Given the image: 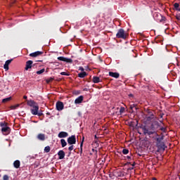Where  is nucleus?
I'll use <instances>...</instances> for the list:
<instances>
[{
  "instance_id": "obj_19",
  "label": "nucleus",
  "mask_w": 180,
  "mask_h": 180,
  "mask_svg": "<svg viewBox=\"0 0 180 180\" xmlns=\"http://www.w3.org/2000/svg\"><path fill=\"white\" fill-rule=\"evenodd\" d=\"M82 101H84V96H79L75 100V105H78L79 103H82Z\"/></svg>"
},
{
  "instance_id": "obj_22",
  "label": "nucleus",
  "mask_w": 180,
  "mask_h": 180,
  "mask_svg": "<svg viewBox=\"0 0 180 180\" xmlns=\"http://www.w3.org/2000/svg\"><path fill=\"white\" fill-rule=\"evenodd\" d=\"M93 82H94V84H99V82H101V79L98 77H94Z\"/></svg>"
},
{
  "instance_id": "obj_37",
  "label": "nucleus",
  "mask_w": 180,
  "mask_h": 180,
  "mask_svg": "<svg viewBox=\"0 0 180 180\" xmlns=\"http://www.w3.org/2000/svg\"><path fill=\"white\" fill-rule=\"evenodd\" d=\"M68 150H69V151H72V150H74V146H73V145L70 146L68 148Z\"/></svg>"
},
{
  "instance_id": "obj_49",
  "label": "nucleus",
  "mask_w": 180,
  "mask_h": 180,
  "mask_svg": "<svg viewBox=\"0 0 180 180\" xmlns=\"http://www.w3.org/2000/svg\"><path fill=\"white\" fill-rule=\"evenodd\" d=\"M129 96H133V94H130Z\"/></svg>"
},
{
  "instance_id": "obj_8",
  "label": "nucleus",
  "mask_w": 180,
  "mask_h": 180,
  "mask_svg": "<svg viewBox=\"0 0 180 180\" xmlns=\"http://www.w3.org/2000/svg\"><path fill=\"white\" fill-rule=\"evenodd\" d=\"M1 132L5 136H8V134H11V128L9 127H4L1 128Z\"/></svg>"
},
{
  "instance_id": "obj_39",
  "label": "nucleus",
  "mask_w": 180,
  "mask_h": 180,
  "mask_svg": "<svg viewBox=\"0 0 180 180\" xmlns=\"http://www.w3.org/2000/svg\"><path fill=\"white\" fill-rule=\"evenodd\" d=\"M54 79L53 77H51L49 79H47L46 80V82L49 84V82H52V81Z\"/></svg>"
},
{
  "instance_id": "obj_47",
  "label": "nucleus",
  "mask_w": 180,
  "mask_h": 180,
  "mask_svg": "<svg viewBox=\"0 0 180 180\" xmlns=\"http://www.w3.org/2000/svg\"><path fill=\"white\" fill-rule=\"evenodd\" d=\"M152 180H157V179H155V178H153V179Z\"/></svg>"
},
{
  "instance_id": "obj_34",
  "label": "nucleus",
  "mask_w": 180,
  "mask_h": 180,
  "mask_svg": "<svg viewBox=\"0 0 180 180\" xmlns=\"http://www.w3.org/2000/svg\"><path fill=\"white\" fill-rule=\"evenodd\" d=\"M122 153L124 154V155L129 154L128 149H123L122 150Z\"/></svg>"
},
{
  "instance_id": "obj_24",
  "label": "nucleus",
  "mask_w": 180,
  "mask_h": 180,
  "mask_svg": "<svg viewBox=\"0 0 180 180\" xmlns=\"http://www.w3.org/2000/svg\"><path fill=\"white\" fill-rule=\"evenodd\" d=\"M60 144L63 148L67 146V141H65V139H60Z\"/></svg>"
},
{
  "instance_id": "obj_44",
  "label": "nucleus",
  "mask_w": 180,
  "mask_h": 180,
  "mask_svg": "<svg viewBox=\"0 0 180 180\" xmlns=\"http://www.w3.org/2000/svg\"><path fill=\"white\" fill-rule=\"evenodd\" d=\"M176 11H178L179 12H180V8L179 7Z\"/></svg>"
},
{
  "instance_id": "obj_18",
  "label": "nucleus",
  "mask_w": 180,
  "mask_h": 180,
  "mask_svg": "<svg viewBox=\"0 0 180 180\" xmlns=\"http://www.w3.org/2000/svg\"><path fill=\"white\" fill-rule=\"evenodd\" d=\"M37 140H39V141H44L46 140V134H39L37 136Z\"/></svg>"
},
{
  "instance_id": "obj_43",
  "label": "nucleus",
  "mask_w": 180,
  "mask_h": 180,
  "mask_svg": "<svg viewBox=\"0 0 180 180\" xmlns=\"http://www.w3.org/2000/svg\"><path fill=\"white\" fill-rule=\"evenodd\" d=\"M23 98L24 99H27V96H24Z\"/></svg>"
},
{
  "instance_id": "obj_51",
  "label": "nucleus",
  "mask_w": 180,
  "mask_h": 180,
  "mask_svg": "<svg viewBox=\"0 0 180 180\" xmlns=\"http://www.w3.org/2000/svg\"><path fill=\"white\" fill-rule=\"evenodd\" d=\"M160 117H162V115H160Z\"/></svg>"
},
{
  "instance_id": "obj_23",
  "label": "nucleus",
  "mask_w": 180,
  "mask_h": 180,
  "mask_svg": "<svg viewBox=\"0 0 180 180\" xmlns=\"http://www.w3.org/2000/svg\"><path fill=\"white\" fill-rule=\"evenodd\" d=\"M86 75H87L86 72H82L78 74V77L79 78H85V77H86Z\"/></svg>"
},
{
  "instance_id": "obj_45",
  "label": "nucleus",
  "mask_w": 180,
  "mask_h": 180,
  "mask_svg": "<svg viewBox=\"0 0 180 180\" xmlns=\"http://www.w3.org/2000/svg\"><path fill=\"white\" fill-rule=\"evenodd\" d=\"M131 165L132 167H134V165H136V162H134Z\"/></svg>"
},
{
  "instance_id": "obj_2",
  "label": "nucleus",
  "mask_w": 180,
  "mask_h": 180,
  "mask_svg": "<svg viewBox=\"0 0 180 180\" xmlns=\"http://www.w3.org/2000/svg\"><path fill=\"white\" fill-rule=\"evenodd\" d=\"M162 140H164V136L156 138V146L158 148H159V150H162V151H165V148H167V146H165V143L162 141Z\"/></svg>"
},
{
  "instance_id": "obj_16",
  "label": "nucleus",
  "mask_w": 180,
  "mask_h": 180,
  "mask_svg": "<svg viewBox=\"0 0 180 180\" xmlns=\"http://www.w3.org/2000/svg\"><path fill=\"white\" fill-rule=\"evenodd\" d=\"M115 176L120 178H123V176H125L126 173L122 171H117L115 172Z\"/></svg>"
},
{
  "instance_id": "obj_17",
  "label": "nucleus",
  "mask_w": 180,
  "mask_h": 180,
  "mask_svg": "<svg viewBox=\"0 0 180 180\" xmlns=\"http://www.w3.org/2000/svg\"><path fill=\"white\" fill-rule=\"evenodd\" d=\"M43 53V51H37L36 52L30 53V57H39V56H41Z\"/></svg>"
},
{
  "instance_id": "obj_12",
  "label": "nucleus",
  "mask_w": 180,
  "mask_h": 180,
  "mask_svg": "<svg viewBox=\"0 0 180 180\" xmlns=\"http://www.w3.org/2000/svg\"><path fill=\"white\" fill-rule=\"evenodd\" d=\"M12 61H13V59H10L5 62L4 68V70H6V71H8V70H9V64H11L12 63Z\"/></svg>"
},
{
  "instance_id": "obj_48",
  "label": "nucleus",
  "mask_w": 180,
  "mask_h": 180,
  "mask_svg": "<svg viewBox=\"0 0 180 180\" xmlns=\"http://www.w3.org/2000/svg\"><path fill=\"white\" fill-rule=\"evenodd\" d=\"M82 71H84V68H82Z\"/></svg>"
},
{
  "instance_id": "obj_25",
  "label": "nucleus",
  "mask_w": 180,
  "mask_h": 180,
  "mask_svg": "<svg viewBox=\"0 0 180 180\" xmlns=\"http://www.w3.org/2000/svg\"><path fill=\"white\" fill-rule=\"evenodd\" d=\"M9 101H12V97L4 98L2 100V102H3V103H6V102H9Z\"/></svg>"
},
{
  "instance_id": "obj_28",
  "label": "nucleus",
  "mask_w": 180,
  "mask_h": 180,
  "mask_svg": "<svg viewBox=\"0 0 180 180\" xmlns=\"http://www.w3.org/2000/svg\"><path fill=\"white\" fill-rule=\"evenodd\" d=\"M50 150H51V148H50V146H46L45 148H44V152L45 153H49V151H50Z\"/></svg>"
},
{
  "instance_id": "obj_38",
  "label": "nucleus",
  "mask_w": 180,
  "mask_h": 180,
  "mask_svg": "<svg viewBox=\"0 0 180 180\" xmlns=\"http://www.w3.org/2000/svg\"><path fill=\"white\" fill-rule=\"evenodd\" d=\"M133 155H130V156H127V159L129 160V161H131V158H132Z\"/></svg>"
},
{
  "instance_id": "obj_6",
  "label": "nucleus",
  "mask_w": 180,
  "mask_h": 180,
  "mask_svg": "<svg viewBox=\"0 0 180 180\" xmlns=\"http://www.w3.org/2000/svg\"><path fill=\"white\" fill-rule=\"evenodd\" d=\"M68 143L70 146H72V144H75L77 143V138L75 135H72L69 138H68Z\"/></svg>"
},
{
  "instance_id": "obj_9",
  "label": "nucleus",
  "mask_w": 180,
  "mask_h": 180,
  "mask_svg": "<svg viewBox=\"0 0 180 180\" xmlns=\"http://www.w3.org/2000/svg\"><path fill=\"white\" fill-rule=\"evenodd\" d=\"M58 60L59 61H64L65 63H72V59L71 58H65L63 56H60V57H58Z\"/></svg>"
},
{
  "instance_id": "obj_20",
  "label": "nucleus",
  "mask_w": 180,
  "mask_h": 180,
  "mask_svg": "<svg viewBox=\"0 0 180 180\" xmlns=\"http://www.w3.org/2000/svg\"><path fill=\"white\" fill-rule=\"evenodd\" d=\"M108 75L110 77H112V78H119L120 77V74L119 72H109Z\"/></svg>"
},
{
  "instance_id": "obj_21",
  "label": "nucleus",
  "mask_w": 180,
  "mask_h": 180,
  "mask_svg": "<svg viewBox=\"0 0 180 180\" xmlns=\"http://www.w3.org/2000/svg\"><path fill=\"white\" fill-rule=\"evenodd\" d=\"M13 166H14V168H17V169L20 168V161H19V160L14 161Z\"/></svg>"
},
{
  "instance_id": "obj_3",
  "label": "nucleus",
  "mask_w": 180,
  "mask_h": 180,
  "mask_svg": "<svg viewBox=\"0 0 180 180\" xmlns=\"http://www.w3.org/2000/svg\"><path fill=\"white\" fill-rule=\"evenodd\" d=\"M116 37L117 39H123L124 40L127 39V34L124 32V30L123 29H120L116 34Z\"/></svg>"
},
{
  "instance_id": "obj_27",
  "label": "nucleus",
  "mask_w": 180,
  "mask_h": 180,
  "mask_svg": "<svg viewBox=\"0 0 180 180\" xmlns=\"http://www.w3.org/2000/svg\"><path fill=\"white\" fill-rule=\"evenodd\" d=\"M44 71H46V69L43 68L39 71H37V75H40L43 74V72H44Z\"/></svg>"
},
{
  "instance_id": "obj_46",
  "label": "nucleus",
  "mask_w": 180,
  "mask_h": 180,
  "mask_svg": "<svg viewBox=\"0 0 180 180\" xmlns=\"http://www.w3.org/2000/svg\"><path fill=\"white\" fill-rule=\"evenodd\" d=\"M46 115H50L51 114H50V112H47Z\"/></svg>"
},
{
  "instance_id": "obj_26",
  "label": "nucleus",
  "mask_w": 180,
  "mask_h": 180,
  "mask_svg": "<svg viewBox=\"0 0 180 180\" xmlns=\"http://www.w3.org/2000/svg\"><path fill=\"white\" fill-rule=\"evenodd\" d=\"M37 116H44V114L43 113V110L37 111V114H36Z\"/></svg>"
},
{
  "instance_id": "obj_1",
  "label": "nucleus",
  "mask_w": 180,
  "mask_h": 180,
  "mask_svg": "<svg viewBox=\"0 0 180 180\" xmlns=\"http://www.w3.org/2000/svg\"><path fill=\"white\" fill-rule=\"evenodd\" d=\"M160 122L158 121H153L149 127H148L146 125H141V129L143 130L144 136H151L153 134H155V136H158L157 131L160 130Z\"/></svg>"
},
{
  "instance_id": "obj_11",
  "label": "nucleus",
  "mask_w": 180,
  "mask_h": 180,
  "mask_svg": "<svg viewBox=\"0 0 180 180\" xmlns=\"http://www.w3.org/2000/svg\"><path fill=\"white\" fill-rule=\"evenodd\" d=\"M27 105L30 106V108H34V106H37L39 104L33 100H28L27 101Z\"/></svg>"
},
{
  "instance_id": "obj_7",
  "label": "nucleus",
  "mask_w": 180,
  "mask_h": 180,
  "mask_svg": "<svg viewBox=\"0 0 180 180\" xmlns=\"http://www.w3.org/2000/svg\"><path fill=\"white\" fill-rule=\"evenodd\" d=\"M56 110H58V112H61L64 109V103L61 101L56 102Z\"/></svg>"
},
{
  "instance_id": "obj_41",
  "label": "nucleus",
  "mask_w": 180,
  "mask_h": 180,
  "mask_svg": "<svg viewBox=\"0 0 180 180\" xmlns=\"http://www.w3.org/2000/svg\"><path fill=\"white\" fill-rule=\"evenodd\" d=\"M176 18L177 19V20H180V13H179L176 16Z\"/></svg>"
},
{
  "instance_id": "obj_13",
  "label": "nucleus",
  "mask_w": 180,
  "mask_h": 180,
  "mask_svg": "<svg viewBox=\"0 0 180 180\" xmlns=\"http://www.w3.org/2000/svg\"><path fill=\"white\" fill-rule=\"evenodd\" d=\"M58 159L59 160H64L65 157V152H64V150H60L58 152Z\"/></svg>"
},
{
  "instance_id": "obj_4",
  "label": "nucleus",
  "mask_w": 180,
  "mask_h": 180,
  "mask_svg": "<svg viewBox=\"0 0 180 180\" xmlns=\"http://www.w3.org/2000/svg\"><path fill=\"white\" fill-rule=\"evenodd\" d=\"M153 18L156 22H164L165 17L162 16L160 13L155 12L153 13Z\"/></svg>"
},
{
  "instance_id": "obj_29",
  "label": "nucleus",
  "mask_w": 180,
  "mask_h": 180,
  "mask_svg": "<svg viewBox=\"0 0 180 180\" xmlns=\"http://www.w3.org/2000/svg\"><path fill=\"white\" fill-rule=\"evenodd\" d=\"M84 139L85 138L83 137V140H82V141L80 143V153H82V147L84 146Z\"/></svg>"
},
{
  "instance_id": "obj_15",
  "label": "nucleus",
  "mask_w": 180,
  "mask_h": 180,
  "mask_svg": "<svg viewBox=\"0 0 180 180\" xmlns=\"http://www.w3.org/2000/svg\"><path fill=\"white\" fill-rule=\"evenodd\" d=\"M58 137H59V139H65V137H68V133L65 131H60L58 134Z\"/></svg>"
},
{
  "instance_id": "obj_33",
  "label": "nucleus",
  "mask_w": 180,
  "mask_h": 180,
  "mask_svg": "<svg viewBox=\"0 0 180 180\" xmlns=\"http://www.w3.org/2000/svg\"><path fill=\"white\" fill-rule=\"evenodd\" d=\"M19 106H20L19 104H17V105H12V106H11V109H13V110L18 109V108H19Z\"/></svg>"
},
{
  "instance_id": "obj_42",
  "label": "nucleus",
  "mask_w": 180,
  "mask_h": 180,
  "mask_svg": "<svg viewBox=\"0 0 180 180\" xmlns=\"http://www.w3.org/2000/svg\"><path fill=\"white\" fill-rule=\"evenodd\" d=\"M60 75H67V72H62L60 73Z\"/></svg>"
},
{
  "instance_id": "obj_31",
  "label": "nucleus",
  "mask_w": 180,
  "mask_h": 180,
  "mask_svg": "<svg viewBox=\"0 0 180 180\" xmlns=\"http://www.w3.org/2000/svg\"><path fill=\"white\" fill-rule=\"evenodd\" d=\"M8 123L6 122H1L0 126L1 127H6Z\"/></svg>"
},
{
  "instance_id": "obj_40",
  "label": "nucleus",
  "mask_w": 180,
  "mask_h": 180,
  "mask_svg": "<svg viewBox=\"0 0 180 180\" xmlns=\"http://www.w3.org/2000/svg\"><path fill=\"white\" fill-rule=\"evenodd\" d=\"M136 108V105L133 104L130 105L131 110H133V108Z\"/></svg>"
},
{
  "instance_id": "obj_36",
  "label": "nucleus",
  "mask_w": 180,
  "mask_h": 180,
  "mask_svg": "<svg viewBox=\"0 0 180 180\" xmlns=\"http://www.w3.org/2000/svg\"><path fill=\"white\" fill-rule=\"evenodd\" d=\"M159 130H161L162 131H165V128L161 127V124H160V128Z\"/></svg>"
},
{
  "instance_id": "obj_32",
  "label": "nucleus",
  "mask_w": 180,
  "mask_h": 180,
  "mask_svg": "<svg viewBox=\"0 0 180 180\" xmlns=\"http://www.w3.org/2000/svg\"><path fill=\"white\" fill-rule=\"evenodd\" d=\"M174 9L176 11V9H178L179 8V4L175 3L174 4Z\"/></svg>"
},
{
  "instance_id": "obj_10",
  "label": "nucleus",
  "mask_w": 180,
  "mask_h": 180,
  "mask_svg": "<svg viewBox=\"0 0 180 180\" xmlns=\"http://www.w3.org/2000/svg\"><path fill=\"white\" fill-rule=\"evenodd\" d=\"M30 112L32 115L36 116V115H37V112H39V104L37 105H34V107H32V108L30 109Z\"/></svg>"
},
{
  "instance_id": "obj_14",
  "label": "nucleus",
  "mask_w": 180,
  "mask_h": 180,
  "mask_svg": "<svg viewBox=\"0 0 180 180\" xmlns=\"http://www.w3.org/2000/svg\"><path fill=\"white\" fill-rule=\"evenodd\" d=\"M32 65H33V60L27 61L25 70L27 71L30 68H32Z\"/></svg>"
},
{
  "instance_id": "obj_50",
  "label": "nucleus",
  "mask_w": 180,
  "mask_h": 180,
  "mask_svg": "<svg viewBox=\"0 0 180 180\" xmlns=\"http://www.w3.org/2000/svg\"><path fill=\"white\" fill-rule=\"evenodd\" d=\"M131 169H134V168H133V167H131Z\"/></svg>"
},
{
  "instance_id": "obj_30",
  "label": "nucleus",
  "mask_w": 180,
  "mask_h": 180,
  "mask_svg": "<svg viewBox=\"0 0 180 180\" xmlns=\"http://www.w3.org/2000/svg\"><path fill=\"white\" fill-rule=\"evenodd\" d=\"M125 108L124 107H121L120 109V113L122 115V113H124Z\"/></svg>"
},
{
  "instance_id": "obj_35",
  "label": "nucleus",
  "mask_w": 180,
  "mask_h": 180,
  "mask_svg": "<svg viewBox=\"0 0 180 180\" xmlns=\"http://www.w3.org/2000/svg\"><path fill=\"white\" fill-rule=\"evenodd\" d=\"M3 179H4V180H9V176L5 174V175L3 176Z\"/></svg>"
},
{
  "instance_id": "obj_5",
  "label": "nucleus",
  "mask_w": 180,
  "mask_h": 180,
  "mask_svg": "<svg viewBox=\"0 0 180 180\" xmlns=\"http://www.w3.org/2000/svg\"><path fill=\"white\" fill-rule=\"evenodd\" d=\"M147 115H146V121L147 122H153L154 120V114L151 112V110H147Z\"/></svg>"
}]
</instances>
